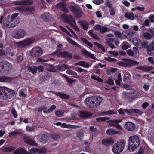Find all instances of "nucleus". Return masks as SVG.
<instances>
[{
    "mask_svg": "<svg viewBox=\"0 0 154 154\" xmlns=\"http://www.w3.org/2000/svg\"><path fill=\"white\" fill-rule=\"evenodd\" d=\"M5 140L4 139H1L0 140V146L3 144L5 142Z\"/></svg>",
    "mask_w": 154,
    "mask_h": 154,
    "instance_id": "8",
    "label": "nucleus"
},
{
    "mask_svg": "<svg viewBox=\"0 0 154 154\" xmlns=\"http://www.w3.org/2000/svg\"><path fill=\"white\" fill-rule=\"evenodd\" d=\"M4 18L3 16L2 15L0 16V24L2 23V20Z\"/></svg>",
    "mask_w": 154,
    "mask_h": 154,
    "instance_id": "9",
    "label": "nucleus"
},
{
    "mask_svg": "<svg viewBox=\"0 0 154 154\" xmlns=\"http://www.w3.org/2000/svg\"><path fill=\"white\" fill-rule=\"evenodd\" d=\"M3 150L5 152L10 151V146L4 147L3 148Z\"/></svg>",
    "mask_w": 154,
    "mask_h": 154,
    "instance_id": "5",
    "label": "nucleus"
},
{
    "mask_svg": "<svg viewBox=\"0 0 154 154\" xmlns=\"http://www.w3.org/2000/svg\"><path fill=\"white\" fill-rule=\"evenodd\" d=\"M8 134H9V137H10V133H8Z\"/></svg>",
    "mask_w": 154,
    "mask_h": 154,
    "instance_id": "12",
    "label": "nucleus"
},
{
    "mask_svg": "<svg viewBox=\"0 0 154 154\" xmlns=\"http://www.w3.org/2000/svg\"><path fill=\"white\" fill-rule=\"evenodd\" d=\"M2 31L1 30V31H0V37L2 36Z\"/></svg>",
    "mask_w": 154,
    "mask_h": 154,
    "instance_id": "11",
    "label": "nucleus"
},
{
    "mask_svg": "<svg viewBox=\"0 0 154 154\" xmlns=\"http://www.w3.org/2000/svg\"><path fill=\"white\" fill-rule=\"evenodd\" d=\"M5 54V52L3 49H0V56L3 55Z\"/></svg>",
    "mask_w": 154,
    "mask_h": 154,
    "instance_id": "6",
    "label": "nucleus"
},
{
    "mask_svg": "<svg viewBox=\"0 0 154 154\" xmlns=\"http://www.w3.org/2000/svg\"><path fill=\"white\" fill-rule=\"evenodd\" d=\"M0 31H1V30H0Z\"/></svg>",
    "mask_w": 154,
    "mask_h": 154,
    "instance_id": "14",
    "label": "nucleus"
},
{
    "mask_svg": "<svg viewBox=\"0 0 154 154\" xmlns=\"http://www.w3.org/2000/svg\"><path fill=\"white\" fill-rule=\"evenodd\" d=\"M10 92L9 89L5 87L0 86V98L6 100L8 98V93Z\"/></svg>",
    "mask_w": 154,
    "mask_h": 154,
    "instance_id": "1",
    "label": "nucleus"
},
{
    "mask_svg": "<svg viewBox=\"0 0 154 154\" xmlns=\"http://www.w3.org/2000/svg\"><path fill=\"white\" fill-rule=\"evenodd\" d=\"M5 134V131L2 130L0 131V137H1L4 135Z\"/></svg>",
    "mask_w": 154,
    "mask_h": 154,
    "instance_id": "7",
    "label": "nucleus"
},
{
    "mask_svg": "<svg viewBox=\"0 0 154 154\" xmlns=\"http://www.w3.org/2000/svg\"><path fill=\"white\" fill-rule=\"evenodd\" d=\"M3 46V45L2 43H0V48H2Z\"/></svg>",
    "mask_w": 154,
    "mask_h": 154,
    "instance_id": "10",
    "label": "nucleus"
},
{
    "mask_svg": "<svg viewBox=\"0 0 154 154\" xmlns=\"http://www.w3.org/2000/svg\"><path fill=\"white\" fill-rule=\"evenodd\" d=\"M9 63L6 61L0 62V73L2 72L8 73L7 71L10 70Z\"/></svg>",
    "mask_w": 154,
    "mask_h": 154,
    "instance_id": "2",
    "label": "nucleus"
},
{
    "mask_svg": "<svg viewBox=\"0 0 154 154\" xmlns=\"http://www.w3.org/2000/svg\"><path fill=\"white\" fill-rule=\"evenodd\" d=\"M2 0H0V1H1Z\"/></svg>",
    "mask_w": 154,
    "mask_h": 154,
    "instance_id": "13",
    "label": "nucleus"
},
{
    "mask_svg": "<svg viewBox=\"0 0 154 154\" xmlns=\"http://www.w3.org/2000/svg\"><path fill=\"white\" fill-rule=\"evenodd\" d=\"M0 82H10V77H7L5 76H0Z\"/></svg>",
    "mask_w": 154,
    "mask_h": 154,
    "instance_id": "4",
    "label": "nucleus"
},
{
    "mask_svg": "<svg viewBox=\"0 0 154 154\" xmlns=\"http://www.w3.org/2000/svg\"><path fill=\"white\" fill-rule=\"evenodd\" d=\"M10 17V15H8L6 17H5L3 22V25L4 28H10V22L8 20Z\"/></svg>",
    "mask_w": 154,
    "mask_h": 154,
    "instance_id": "3",
    "label": "nucleus"
}]
</instances>
